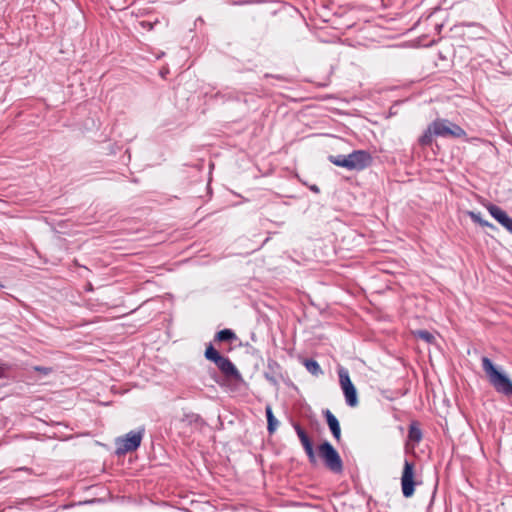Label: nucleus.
<instances>
[{"instance_id": "nucleus-1", "label": "nucleus", "mask_w": 512, "mask_h": 512, "mask_svg": "<svg viewBox=\"0 0 512 512\" xmlns=\"http://www.w3.org/2000/svg\"><path fill=\"white\" fill-rule=\"evenodd\" d=\"M465 135V131L460 126L447 120H436L429 125L420 141L422 144H429L432 140V136L460 138Z\"/></svg>"}, {"instance_id": "nucleus-2", "label": "nucleus", "mask_w": 512, "mask_h": 512, "mask_svg": "<svg viewBox=\"0 0 512 512\" xmlns=\"http://www.w3.org/2000/svg\"><path fill=\"white\" fill-rule=\"evenodd\" d=\"M482 366L490 383L498 392L507 396L512 395V381L499 371L489 358H482Z\"/></svg>"}, {"instance_id": "nucleus-3", "label": "nucleus", "mask_w": 512, "mask_h": 512, "mask_svg": "<svg viewBox=\"0 0 512 512\" xmlns=\"http://www.w3.org/2000/svg\"><path fill=\"white\" fill-rule=\"evenodd\" d=\"M329 160L336 166L348 170H361L370 164L371 157L367 152L357 150L349 155L330 156Z\"/></svg>"}, {"instance_id": "nucleus-4", "label": "nucleus", "mask_w": 512, "mask_h": 512, "mask_svg": "<svg viewBox=\"0 0 512 512\" xmlns=\"http://www.w3.org/2000/svg\"><path fill=\"white\" fill-rule=\"evenodd\" d=\"M339 384L343 391L347 405L350 407H356L359 403L357 390L352 383L349 372L344 367L338 368Z\"/></svg>"}, {"instance_id": "nucleus-5", "label": "nucleus", "mask_w": 512, "mask_h": 512, "mask_svg": "<svg viewBox=\"0 0 512 512\" xmlns=\"http://www.w3.org/2000/svg\"><path fill=\"white\" fill-rule=\"evenodd\" d=\"M319 455L324 460L326 466L333 472H341L343 465L342 460L336 449L329 443H322L319 448Z\"/></svg>"}, {"instance_id": "nucleus-6", "label": "nucleus", "mask_w": 512, "mask_h": 512, "mask_svg": "<svg viewBox=\"0 0 512 512\" xmlns=\"http://www.w3.org/2000/svg\"><path fill=\"white\" fill-rule=\"evenodd\" d=\"M143 436V429L138 431H131L127 433L124 437L118 438L116 440V451L118 454H124L129 451L136 450L141 443Z\"/></svg>"}, {"instance_id": "nucleus-7", "label": "nucleus", "mask_w": 512, "mask_h": 512, "mask_svg": "<svg viewBox=\"0 0 512 512\" xmlns=\"http://www.w3.org/2000/svg\"><path fill=\"white\" fill-rule=\"evenodd\" d=\"M415 471L414 465L409 461L404 462V467L401 476L402 493L406 498L413 496L415 491Z\"/></svg>"}, {"instance_id": "nucleus-8", "label": "nucleus", "mask_w": 512, "mask_h": 512, "mask_svg": "<svg viewBox=\"0 0 512 512\" xmlns=\"http://www.w3.org/2000/svg\"><path fill=\"white\" fill-rule=\"evenodd\" d=\"M216 365L228 381L234 383H240L243 381L240 372L228 358L223 356L219 361H217Z\"/></svg>"}, {"instance_id": "nucleus-9", "label": "nucleus", "mask_w": 512, "mask_h": 512, "mask_svg": "<svg viewBox=\"0 0 512 512\" xmlns=\"http://www.w3.org/2000/svg\"><path fill=\"white\" fill-rule=\"evenodd\" d=\"M488 211L504 228L512 232V218H510L505 211L495 205H489Z\"/></svg>"}, {"instance_id": "nucleus-10", "label": "nucleus", "mask_w": 512, "mask_h": 512, "mask_svg": "<svg viewBox=\"0 0 512 512\" xmlns=\"http://www.w3.org/2000/svg\"><path fill=\"white\" fill-rule=\"evenodd\" d=\"M294 429L304 447V450L309 458V461L311 463H315L316 462V456H315V453H314V450H313V446H312V443L310 441V439L308 438L307 434L305 433V431L298 425V424H294Z\"/></svg>"}, {"instance_id": "nucleus-11", "label": "nucleus", "mask_w": 512, "mask_h": 512, "mask_svg": "<svg viewBox=\"0 0 512 512\" xmlns=\"http://www.w3.org/2000/svg\"><path fill=\"white\" fill-rule=\"evenodd\" d=\"M327 424L333 434V436L339 440L341 437V429L337 418L329 411H326Z\"/></svg>"}, {"instance_id": "nucleus-12", "label": "nucleus", "mask_w": 512, "mask_h": 512, "mask_svg": "<svg viewBox=\"0 0 512 512\" xmlns=\"http://www.w3.org/2000/svg\"><path fill=\"white\" fill-rule=\"evenodd\" d=\"M266 416H267V421H268V431L270 433H273L277 429L279 422L274 417L272 408L269 405L266 407Z\"/></svg>"}, {"instance_id": "nucleus-13", "label": "nucleus", "mask_w": 512, "mask_h": 512, "mask_svg": "<svg viewBox=\"0 0 512 512\" xmlns=\"http://www.w3.org/2000/svg\"><path fill=\"white\" fill-rule=\"evenodd\" d=\"M306 369L313 375L322 374L320 365L314 360H306L304 362Z\"/></svg>"}, {"instance_id": "nucleus-14", "label": "nucleus", "mask_w": 512, "mask_h": 512, "mask_svg": "<svg viewBox=\"0 0 512 512\" xmlns=\"http://www.w3.org/2000/svg\"><path fill=\"white\" fill-rule=\"evenodd\" d=\"M205 357L216 364L223 356L220 355L212 346H209L205 351Z\"/></svg>"}, {"instance_id": "nucleus-15", "label": "nucleus", "mask_w": 512, "mask_h": 512, "mask_svg": "<svg viewBox=\"0 0 512 512\" xmlns=\"http://www.w3.org/2000/svg\"><path fill=\"white\" fill-rule=\"evenodd\" d=\"M467 214L470 216V218L474 222H476V223H478V224H480L482 226H487V227L494 228V226L491 223H489V222H487V221H485V220H483L481 218L480 213H476V212H473V211H468Z\"/></svg>"}, {"instance_id": "nucleus-16", "label": "nucleus", "mask_w": 512, "mask_h": 512, "mask_svg": "<svg viewBox=\"0 0 512 512\" xmlns=\"http://www.w3.org/2000/svg\"><path fill=\"white\" fill-rule=\"evenodd\" d=\"M414 335L427 343H433L435 340L434 335L425 330H418L414 332Z\"/></svg>"}, {"instance_id": "nucleus-17", "label": "nucleus", "mask_w": 512, "mask_h": 512, "mask_svg": "<svg viewBox=\"0 0 512 512\" xmlns=\"http://www.w3.org/2000/svg\"><path fill=\"white\" fill-rule=\"evenodd\" d=\"M234 336H235V335H234V333H233L231 330H229V329H224V330L219 331V332L217 333V336H216V337H217V339H218L219 341H228V340H230V339L234 338Z\"/></svg>"}, {"instance_id": "nucleus-18", "label": "nucleus", "mask_w": 512, "mask_h": 512, "mask_svg": "<svg viewBox=\"0 0 512 512\" xmlns=\"http://www.w3.org/2000/svg\"><path fill=\"white\" fill-rule=\"evenodd\" d=\"M409 438L418 442L421 439V431L417 427L411 426L409 430Z\"/></svg>"}, {"instance_id": "nucleus-19", "label": "nucleus", "mask_w": 512, "mask_h": 512, "mask_svg": "<svg viewBox=\"0 0 512 512\" xmlns=\"http://www.w3.org/2000/svg\"><path fill=\"white\" fill-rule=\"evenodd\" d=\"M34 369L36 371L44 373L45 375H47L50 372L49 368H44V367H35Z\"/></svg>"}]
</instances>
